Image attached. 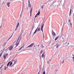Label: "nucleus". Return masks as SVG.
<instances>
[{"mask_svg":"<svg viewBox=\"0 0 74 74\" xmlns=\"http://www.w3.org/2000/svg\"><path fill=\"white\" fill-rule=\"evenodd\" d=\"M37 29H38V32H39V31H40V30H41V28H40V27L38 28V27L36 29L35 31L34 32V34L33 35V36H34V34H35V33H36V32H37Z\"/></svg>","mask_w":74,"mask_h":74,"instance_id":"obj_1","label":"nucleus"},{"mask_svg":"<svg viewBox=\"0 0 74 74\" xmlns=\"http://www.w3.org/2000/svg\"><path fill=\"white\" fill-rule=\"evenodd\" d=\"M34 43H32L30 44L27 47L25 48V49H29V48H31V47H32V46H33L34 45Z\"/></svg>","mask_w":74,"mask_h":74,"instance_id":"obj_2","label":"nucleus"},{"mask_svg":"<svg viewBox=\"0 0 74 74\" xmlns=\"http://www.w3.org/2000/svg\"><path fill=\"white\" fill-rule=\"evenodd\" d=\"M21 38L20 39L19 41V40L17 39L16 42V44H15L16 46V47H15V48H16V47H17V46H18V44H19V42H20V41H21Z\"/></svg>","mask_w":74,"mask_h":74,"instance_id":"obj_3","label":"nucleus"},{"mask_svg":"<svg viewBox=\"0 0 74 74\" xmlns=\"http://www.w3.org/2000/svg\"><path fill=\"white\" fill-rule=\"evenodd\" d=\"M44 24H43L41 26V30L43 32V27H44ZM43 38H44V33H43Z\"/></svg>","mask_w":74,"mask_h":74,"instance_id":"obj_4","label":"nucleus"},{"mask_svg":"<svg viewBox=\"0 0 74 74\" xmlns=\"http://www.w3.org/2000/svg\"><path fill=\"white\" fill-rule=\"evenodd\" d=\"M68 44H70V46L71 47H72L74 45V44L72 43V42H69V43H68Z\"/></svg>","mask_w":74,"mask_h":74,"instance_id":"obj_5","label":"nucleus"},{"mask_svg":"<svg viewBox=\"0 0 74 74\" xmlns=\"http://www.w3.org/2000/svg\"><path fill=\"white\" fill-rule=\"evenodd\" d=\"M55 8V6L53 5H51L50 6V8H51V9H53V8Z\"/></svg>","mask_w":74,"mask_h":74,"instance_id":"obj_6","label":"nucleus"},{"mask_svg":"<svg viewBox=\"0 0 74 74\" xmlns=\"http://www.w3.org/2000/svg\"><path fill=\"white\" fill-rule=\"evenodd\" d=\"M19 23L18 22L16 26V29H15V31H16L17 29H18V27L19 26Z\"/></svg>","mask_w":74,"mask_h":74,"instance_id":"obj_7","label":"nucleus"},{"mask_svg":"<svg viewBox=\"0 0 74 74\" xmlns=\"http://www.w3.org/2000/svg\"><path fill=\"white\" fill-rule=\"evenodd\" d=\"M12 48H13V46H11L9 47V50H10V51H11Z\"/></svg>","mask_w":74,"mask_h":74,"instance_id":"obj_8","label":"nucleus"},{"mask_svg":"<svg viewBox=\"0 0 74 74\" xmlns=\"http://www.w3.org/2000/svg\"><path fill=\"white\" fill-rule=\"evenodd\" d=\"M7 6L9 7H10V2H8V3H7Z\"/></svg>","mask_w":74,"mask_h":74,"instance_id":"obj_9","label":"nucleus"},{"mask_svg":"<svg viewBox=\"0 0 74 74\" xmlns=\"http://www.w3.org/2000/svg\"><path fill=\"white\" fill-rule=\"evenodd\" d=\"M36 14L38 15H39L40 14V10H38V13Z\"/></svg>","mask_w":74,"mask_h":74,"instance_id":"obj_10","label":"nucleus"},{"mask_svg":"<svg viewBox=\"0 0 74 74\" xmlns=\"http://www.w3.org/2000/svg\"><path fill=\"white\" fill-rule=\"evenodd\" d=\"M11 62H9L8 64H7V68H8V66H9V64H10V63Z\"/></svg>","mask_w":74,"mask_h":74,"instance_id":"obj_11","label":"nucleus"},{"mask_svg":"<svg viewBox=\"0 0 74 74\" xmlns=\"http://www.w3.org/2000/svg\"><path fill=\"white\" fill-rule=\"evenodd\" d=\"M28 3V7H31L32 5L30 4V2H29Z\"/></svg>","mask_w":74,"mask_h":74,"instance_id":"obj_12","label":"nucleus"},{"mask_svg":"<svg viewBox=\"0 0 74 74\" xmlns=\"http://www.w3.org/2000/svg\"><path fill=\"white\" fill-rule=\"evenodd\" d=\"M52 34L53 36H56V34H55V32H52Z\"/></svg>","mask_w":74,"mask_h":74,"instance_id":"obj_13","label":"nucleus"},{"mask_svg":"<svg viewBox=\"0 0 74 74\" xmlns=\"http://www.w3.org/2000/svg\"><path fill=\"white\" fill-rule=\"evenodd\" d=\"M71 10H70V13H69V16H70L71 15Z\"/></svg>","mask_w":74,"mask_h":74,"instance_id":"obj_14","label":"nucleus"},{"mask_svg":"<svg viewBox=\"0 0 74 74\" xmlns=\"http://www.w3.org/2000/svg\"><path fill=\"white\" fill-rule=\"evenodd\" d=\"M12 62H11L10 63V65H9V67H11V65H12Z\"/></svg>","mask_w":74,"mask_h":74,"instance_id":"obj_15","label":"nucleus"},{"mask_svg":"<svg viewBox=\"0 0 74 74\" xmlns=\"http://www.w3.org/2000/svg\"><path fill=\"white\" fill-rule=\"evenodd\" d=\"M58 45V44H56L55 45L54 43L53 44V47H55V46H56Z\"/></svg>","mask_w":74,"mask_h":74,"instance_id":"obj_16","label":"nucleus"},{"mask_svg":"<svg viewBox=\"0 0 74 74\" xmlns=\"http://www.w3.org/2000/svg\"><path fill=\"white\" fill-rule=\"evenodd\" d=\"M59 37V36H57L55 39V40L56 41V40H57V39Z\"/></svg>","mask_w":74,"mask_h":74,"instance_id":"obj_17","label":"nucleus"},{"mask_svg":"<svg viewBox=\"0 0 74 74\" xmlns=\"http://www.w3.org/2000/svg\"><path fill=\"white\" fill-rule=\"evenodd\" d=\"M23 31L21 32V34L19 36V37H21V36H22V33H23Z\"/></svg>","mask_w":74,"mask_h":74,"instance_id":"obj_18","label":"nucleus"},{"mask_svg":"<svg viewBox=\"0 0 74 74\" xmlns=\"http://www.w3.org/2000/svg\"><path fill=\"white\" fill-rule=\"evenodd\" d=\"M3 58H4V59H6V58H7V57H6V56H4V55Z\"/></svg>","mask_w":74,"mask_h":74,"instance_id":"obj_19","label":"nucleus"},{"mask_svg":"<svg viewBox=\"0 0 74 74\" xmlns=\"http://www.w3.org/2000/svg\"><path fill=\"white\" fill-rule=\"evenodd\" d=\"M4 55L5 56H6V57H7V56H8V54L7 53L6 54H5Z\"/></svg>","mask_w":74,"mask_h":74,"instance_id":"obj_20","label":"nucleus"},{"mask_svg":"<svg viewBox=\"0 0 74 74\" xmlns=\"http://www.w3.org/2000/svg\"><path fill=\"white\" fill-rule=\"evenodd\" d=\"M32 11H33V8H32L31 9V10L30 11V14L32 13Z\"/></svg>","mask_w":74,"mask_h":74,"instance_id":"obj_21","label":"nucleus"},{"mask_svg":"<svg viewBox=\"0 0 74 74\" xmlns=\"http://www.w3.org/2000/svg\"><path fill=\"white\" fill-rule=\"evenodd\" d=\"M4 70H6V69H7V66H5L4 67Z\"/></svg>","mask_w":74,"mask_h":74,"instance_id":"obj_22","label":"nucleus"},{"mask_svg":"<svg viewBox=\"0 0 74 74\" xmlns=\"http://www.w3.org/2000/svg\"><path fill=\"white\" fill-rule=\"evenodd\" d=\"M44 53H43L42 55V58H44Z\"/></svg>","mask_w":74,"mask_h":74,"instance_id":"obj_23","label":"nucleus"},{"mask_svg":"<svg viewBox=\"0 0 74 74\" xmlns=\"http://www.w3.org/2000/svg\"><path fill=\"white\" fill-rule=\"evenodd\" d=\"M12 35L7 40L8 41V40H9L11 38V37H12Z\"/></svg>","mask_w":74,"mask_h":74,"instance_id":"obj_24","label":"nucleus"},{"mask_svg":"<svg viewBox=\"0 0 74 74\" xmlns=\"http://www.w3.org/2000/svg\"><path fill=\"white\" fill-rule=\"evenodd\" d=\"M23 47L22 46L21 47L20 49L18 50V51H20V50H21V49H22V48H23Z\"/></svg>","mask_w":74,"mask_h":74,"instance_id":"obj_25","label":"nucleus"},{"mask_svg":"<svg viewBox=\"0 0 74 74\" xmlns=\"http://www.w3.org/2000/svg\"><path fill=\"white\" fill-rule=\"evenodd\" d=\"M23 6L22 10L21 12H22L23 11Z\"/></svg>","mask_w":74,"mask_h":74,"instance_id":"obj_26","label":"nucleus"},{"mask_svg":"<svg viewBox=\"0 0 74 74\" xmlns=\"http://www.w3.org/2000/svg\"><path fill=\"white\" fill-rule=\"evenodd\" d=\"M7 42H5L4 43V44H3L4 46V45H6V44H7Z\"/></svg>","mask_w":74,"mask_h":74,"instance_id":"obj_27","label":"nucleus"},{"mask_svg":"<svg viewBox=\"0 0 74 74\" xmlns=\"http://www.w3.org/2000/svg\"><path fill=\"white\" fill-rule=\"evenodd\" d=\"M16 62H17V59H16V62H14V64H16Z\"/></svg>","mask_w":74,"mask_h":74,"instance_id":"obj_28","label":"nucleus"},{"mask_svg":"<svg viewBox=\"0 0 74 74\" xmlns=\"http://www.w3.org/2000/svg\"><path fill=\"white\" fill-rule=\"evenodd\" d=\"M4 64H3L1 65V68H2V67H3V66H4Z\"/></svg>","mask_w":74,"mask_h":74,"instance_id":"obj_29","label":"nucleus"},{"mask_svg":"<svg viewBox=\"0 0 74 74\" xmlns=\"http://www.w3.org/2000/svg\"><path fill=\"white\" fill-rule=\"evenodd\" d=\"M42 74H45V70H44V71Z\"/></svg>","mask_w":74,"mask_h":74,"instance_id":"obj_30","label":"nucleus"},{"mask_svg":"<svg viewBox=\"0 0 74 74\" xmlns=\"http://www.w3.org/2000/svg\"><path fill=\"white\" fill-rule=\"evenodd\" d=\"M20 38H21V37L19 36L18 38L17 39V40H19V39H20Z\"/></svg>","mask_w":74,"mask_h":74,"instance_id":"obj_31","label":"nucleus"},{"mask_svg":"<svg viewBox=\"0 0 74 74\" xmlns=\"http://www.w3.org/2000/svg\"><path fill=\"white\" fill-rule=\"evenodd\" d=\"M37 15H37V14H36V16H35V18H36V17H37Z\"/></svg>","mask_w":74,"mask_h":74,"instance_id":"obj_32","label":"nucleus"},{"mask_svg":"<svg viewBox=\"0 0 74 74\" xmlns=\"http://www.w3.org/2000/svg\"><path fill=\"white\" fill-rule=\"evenodd\" d=\"M64 60H62V64H63V63H64Z\"/></svg>","mask_w":74,"mask_h":74,"instance_id":"obj_33","label":"nucleus"},{"mask_svg":"<svg viewBox=\"0 0 74 74\" xmlns=\"http://www.w3.org/2000/svg\"><path fill=\"white\" fill-rule=\"evenodd\" d=\"M1 55H2V53H1L0 54V58L1 56Z\"/></svg>","mask_w":74,"mask_h":74,"instance_id":"obj_34","label":"nucleus"},{"mask_svg":"<svg viewBox=\"0 0 74 74\" xmlns=\"http://www.w3.org/2000/svg\"><path fill=\"white\" fill-rule=\"evenodd\" d=\"M2 68H1V67H0V71H1V70Z\"/></svg>","mask_w":74,"mask_h":74,"instance_id":"obj_35","label":"nucleus"},{"mask_svg":"<svg viewBox=\"0 0 74 74\" xmlns=\"http://www.w3.org/2000/svg\"><path fill=\"white\" fill-rule=\"evenodd\" d=\"M42 50H41V53H42Z\"/></svg>","mask_w":74,"mask_h":74,"instance_id":"obj_36","label":"nucleus"},{"mask_svg":"<svg viewBox=\"0 0 74 74\" xmlns=\"http://www.w3.org/2000/svg\"><path fill=\"white\" fill-rule=\"evenodd\" d=\"M70 23V25H72V23Z\"/></svg>","mask_w":74,"mask_h":74,"instance_id":"obj_37","label":"nucleus"},{"mask_svg":"<svg viewBox=\"0 0 74 74\" xmlns=\"http://www.w3.org/2000/svg\"><path fill=\"white\" fill-rule=\"evenodd\" d=\"M47 63H48V64H49V62L48 61V62H47Z\"/></svg>","mask_w":74,"mask_h":74,"instance_id":"obj_38","label":"nucleus"},{"mask_svg":"<svg viewBox=\"0 0 74 74\" xmlns=\"http://www.w3.org/2000/svg\"><path fill=\"white\" fill-rule=\"evenodd\" d=\"M57 69H56L55 70V72H56V71H57Z\"/></svg>","mask_w":74,"mask_h":74,"instance_id":"obj_39","label":"nucleus"},{"mask_svg":"<svg viewBox=\"0 0 74 74\" xmlns=\"http://www.w3.org/2000/svg\"><path fill=\"white\" fill-rule=\"evenodd\" d=\"M69 22H71V20H69Z\"/></svg>","mask_w":74,"mask_h":74,"instance_id":"obj_40","label":"nucleus"},{"mask_svg":"<svg viewBox=\"0 0 74 74\" xmlns=\"http://www.w3.org/2000/svg\"><path fill=\"white\" fill-rule=\"evenodd\" d=\"M40 71L38 72V74H40Z\"/></svg>","mask_w":74,"mask_h":74,"instance_id":"obj_41","label":"nucleus"},{"mask_svg":"<svg viewBox=\"0 0 74 74\" xmlns=\"http://www.w3.org/2000/svg\"><path fill=\"white\" fill-rule=\"evenodd\" d=\"M58 47H59L58 46H57L56 47L57 48H58Z\"/></svg>","mask_w":74,"mask_h":74,"instance_id":"obj_42","label":"nucleus"},{"mask_svg":"<svg viewBox=\"0 0 74 74\" xmlns=\"http://www.w3.org/2000/svg\"><path fill=\"white\" fill-rule=\"evenodd\" d=\"M52 33H53L54 32H53V30H52Z\"/></svg>","mask_w":74,"mask_h":74,"instance_id":"obj_43","label":"nucleus"},{"mask_svg":"<svg viewBox=\"0 0 74 74\" xmlns=\"http://www.w3.org/2000/svg\"><path fill=\"white\" fill-rule=\"evenodd\" d=\"M30 16H32V13H30Z\"/></svg>","mask_w":74,"mask_h":74,"instance_id":"obj_44","label":"nucleus"},{"mask_svg":"<svg viewBox=\"0 0 74 74\" xmlns=\"http://www.w3.org/2000/svg\"><path fill=\"white\" fill-rule=\"evenodd\" d=\"M28 2H30V0H28Z\"/></svg>","mask_w":74,"mask_h":74,"instance_id":"obj_45","label":"nucleus"},{"mask_svg":"<svg viewBox=\"0 0 74 74\" xmlns=\"http://www.w3.org/2000/svg\"><path fill=\"white\" fill-rule=\"evenodd\" d=\"M42 8H43V5H42Z\"/></svg>","mask_w":74,"mask_h":74,"instance_id":"obj_46","label":"nucleus"},{"mask_svg":"<svg viewBox=\"0 0 74 74\" xmlns=\"http://www.w3.org/2000/svg\"><path fill=\"white\" fill-rule=\"evenodd\" d=\"M49 61H51V59L50 60H49Z\"/></svg>","mask_w":74,"mask_h":74,"instance_id":"obj_47","label":"nucleus"},{"mask_svg":"<svg viewBox=\"0 0 74 74\" xmlns=\"http://www.w3.org/2000/svg\"><path fill=\"white\" fill-rule=\"evenodd\" d=\"M57 46L59 47V44L58 45H57Z\"/></svg>","mask_w":74,"mask_h":74,"instance_id":"obj_48","label":"nucleus"},{"mask_svg":"<svg viewBox=\"0 0 74 74\" xmlns=\"http://www.w3.org/2000/svg\"><path fill=\"white\" fill-rule=\"evenodd\" d=\"M33 27H32V30H33Z\"/></svg>","mask_w":74,"mask_h":74,"instance_id":"obj_49","label":"nucleus"},{"mask_svg":"<svg viewBox=\"0 0 74 74\" xmlns=\"http://www.w3.org/2000/svg\"><path fill=\"white\" fill-rule=\"evenodd\" d=\"M31 33H32V32H31V33H30V34H31Z\"/></svg>","mask_w":74,"mask_h":74,"instance_id":"obj_50","label":"nucleus"},{"mask_svg":"<svg viewBox=\"0 0 74 74\" xmlns=\"http://www.w3.org/2000/svg\"><path fill=\"white\" fill-rule=\"evenodd\" d=\"M27 10H28V8H27Z\"/></svg>","mask_w":74,"mask_h":74,"instance_id":"obj_51","label":"nucleus"},{"mask_svg":"<svg viewBox=\"0 0 74 74\" xmlns=\"http://www.w3.org/2000/svg\"><path fill=\"white\" fill-rule=\"evenodd\" d=\"M55 38V37H53V38Z\"/></svg>","mask_w":74,"mask_h":74,"instance_id":"obj_52","label":"nucleus"},{"mask_svg":"<svg viewBox=\"0 0 74 74\" xmlns=\"http://www.w3.org/2000/svg\"><path fill=\"white\" fill-rule=\"evenodd\" d=\"M35 47V45L34 46V47Z\"/></svg>","mask_w":74,"mask_h":74,"instance_id":"obj_53","label":"nucleus"},{"mask_svg":"<svg viewBox=\"0 0 74 74\" xmlns=\"http://www.w3.org/2000/svg\"><path fill=\"white\" fill-rule=\"evenodd\" d=\"M43 69H44V68H42V70H43Z\"/></svg>","mask_w":74,"mask_h":74,"instance_id":"obj_54","label":"nucleus"},{"mask_svg":"<svg viewBox=\"0 0 74 74\" xmlns=\"http://www.w3.org/2000/svg\"><path fill=\"white\" fill-rule=\"evenodd\" d=\"M2 27V26L1 25V27Z\"/></svg>","mask_w":74,"mask_h":74,"instance_id":"obj_55","label":"nucleus"},{"mask_svg":"<svg viewBox=\"0 0 74 74\" xmlns=\"http://www.w3.org/2000/svg\"><path fill=\"white\" fill-rule=\"evenodd\" d=\"M38 48H39V47H38Z\"/></svg>","mask_w":74,"mask_h":74,"instance_id":"obj_56","label":"nucleus"},{"mask_svg":"<svg viewBox=\"0 0 74 74\" xmlns=\"http://www.w3.org/2000/svg\"><path fill=\"white\" fill-rule=\"evenodd\" d=\"M62 30H63V29H62Z\"/></svg>","mask_w":74,"mask_h":74,"instance_id":"obj_57","label":"nucleus"},{"mask_svg":"<svg viewBox=\"0 0 74 74\" xmlns=\"http://www.w3.org/2000/svg\"><path fill=\"white\" fill-rule=\"evenodd\" d=\"M66 22L65 23V24H66Z\"/></svg>","mask_w":74,"mask_h":74,"instance_id":"obj_58","label":"nucleus"},{"mask_svg":"<svg viewBox=\"0 0 74 74\" xmlns=\"http://www.w3.org/2000/svg\"><path fill=\"white\" fill-rule=\"evenodd\" d=\"M38 47H39V45H38Z\"/></svg>","mask_w":74,"mask_h":74,"instance_id":"obj_59","label":"nucleus"},{"mask_svg":"<svg viewBox=\"0 0 74 74\" xmlns=\"http://www.w3.org/2000/svg\"><path fill=\"white\" fill-rule=\"evenodd\" d=\"M23 24L22 25L23 26Z\"/></svg>","mask_w":74,"mask_h":74,"instance_id":"obj_60","label":"nucleus"},{"mask_svg":"<svg viewBox=\"0 0 74 74\" xmlns=\"http://www.w3.org/2000/svg\"><path fill=\"white\" fill-rule=\"evenodd\" d=\"M71 27H72V26H71Z\"/></svg>","mask_w":74,"mask_h":74,"instance_id":"obj_61","label":"nucleus"},{"mask_svg":"<svg viewBox=\"0 0 74 74\" xmlns=\"http://www.w3.org/2000/svg\"><path fill=\"white\" fill-rule=\"evenodd\" d=\"M73 56H74V55H73Z\"/></svg>","mask_w":74,"mask_h":74,"instance_id":"obj_62","label":"nucleus"},{"mask_svg":"<svg viewBox=\"0 0 74 74\" xmlns=\"http://www.w3.org/2000/svg\"><path fill=\"white\" fill-rule=\"evenodd\" d=\"M63 10H64V8L63 9Z\"/></svg>","mask_w":74,"mask_h":74,"instance_id":"obj_63","label":"nucleus"},{"mask_svg":"<svg viewBox=\"0 0 74 74\" xmlns=\"http://www.w3.org/2000/svg\"><path fill=\"white\" fill-rule=\"evenodd\" d=\"M14 65H13L12 66H13Z\"/></svg>","mask_w":74,"mask_h":74,"instance_id":"obj_64","label":"nucleus"}]
</instances>
